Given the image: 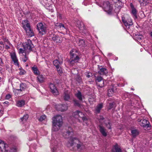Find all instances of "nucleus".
Instances as JSON below:
<instances>
[{"label":"nucleus","instance_id":"obj_27","mask_svg":"<svg viewBox=\"0 0 152 152\" xmlns=\"http://www.w3.org/2000/svg\"><path fill=\"white\" fill-rule=\"evenodd\" d=\"M25 101L24 100H20L18 101L16 103V105L19 107H22L25 104Z\"/></svg>","mask_w":152,"mask_h":152},{"label":"nucleus","instance_id":"obj_16","mask_svg":"<svg viewBox=\"0 0 152 152\" xmlns=\"http://www.w3.org/2000/svg\"><path fill=\"white\" fill-rule=\"evenodd\" d=\"M76 26L79 28V30L83 32V30L85 29L84 25L83 22L80 20H77L76 22Z\"/></svg>","mask_w":152,"mask_h":152},{"label":"nucleus","instance_id":"obj_30","mask_svg":"<svg viewBox=\"0 0 152 152\" xmlns=\"http://www.w3.org/2000/svg\"><path fill=\"white\" fill-rule=\"evenodd\" d=\"M98 72L101 75H106L107 74V71L105 68H102L100 69Z\"/></svg>","mask_w":152,"mask_h":152},{"label":"nucleus","instance_id":"obj_1","mask_svg":"<svg viewBox=\"0 0 152 152\" xmlns=\"http://www.w3.org/2000/svg\"><path fill=\"white\" fill-rule=\"evenodd\" d=\"M53 131H57L60 129L62 124V118L61 116L57 115L53 118Z\"/></svg>","mask_w":152,"mask_h":152},{"label":"nucleus","instance_id":"obj_34","mask_svg":"<svg viewBox=\"0 0 152 152\" xmlns=\"http://www.w3.org/2000/svg\"><path fill=\"white\" fill-rule=\"evenodd\" d=\"M75 96L80 100L82 101L84 98V96L82 95L80 91H78L76 94Z\"/></svg>","mask_w":152,"mask_h":152},{"label":"nucleus","instance_id":"obj_6","mask_svg":"<svg viewBox=\"0 0 152 152\" xmlns=\"http://www.w3.org/2000/svg\"><path fill=\"white\" fill-rule=\"evenodd\" d=\"M24 48H25V51L27 53H29L33 47L34 45L32 43L30 39L27 40L23 45Z\"/></svg>","mask_w":152,"mask_h":152},{"label":"nucleus","instance_id":"obj_39","mask_svg":"<svg viewBox=\"0 0 152 152\" xmlns=\"http://www.w3.org/2000/svg\"><path fill=\"white\" fill-rule=\"evenodd\" d=\"M58 27H59L61 30L66 29V27L64 26V25L62 23H59L57 25Z\"/></svg>","mask_w":152,"mask_h":152},{"label":"nucleus","instance_id":"obj_54","mask_svg":"<svg viewBox=\"0 0 152 152\" xmlns=\"http://www.w3.org/2000/svg\"><path fill=\"white\" fill-rule=\"evenodd\" d=\"M11 97V95L10 94H8L6 96V99H10Z\"/></svg>","mask_w":152,"mask_h":152},{"label":"nucleus","instance_id":"obj_23","mask_svg":"<svg viewBox=\"0 0 152 152\" xmlns=\"http://www.w3.org/2000/svg\"><path fill=\"white\" fill-rule=\"evenodd\" d=\"M27 34L29 37H32L34 36V33L33 30L31 29V27L26 29L25 30Z\"/></svg>","mask_w":152,"mask_h":152},{"label":"nucleus","instance_id":"obj_5","mask_svg":"<svg viewBox=\"0 0 152 152\" xmlns=\"http://www.w3.org/2000/svg\"><path fill=\"white\" fill-rule=\"evenodd\" d=\"M37 27L39 33L41 34L42 35L46 33L47 27L46 25L43 24L41 22L37 24Z\"/></svg>","mask_w":152,"mask_h":152},{"label":"nucleus","instance_id":"obj_37","mask_svg":"<svg viewBox=\"0 0 152 152\" xmlns=\"http://www.w3.org/2000/svg\"><path fill=\"white\" fill-rule=\"evenodd\" d=\"M140 5L142 6H144L148 3L147 0H139Z\"/></svg>","mask_w":152,"mask_h":152},{"label":"nucleus","instance_id":"obj_55","mask_svg":"<svg viewBox=\"0 0 152 152\" xmlns=\"http://www.w3.org/2000/svg\"><path fill=\"white\" fill-rule=\"evenodd\" d=\"M116 0V1H118V2H117V1H116L115 2H116V3H118L120 5L119 6H120H120H121L120 5H122V2H121L120 1V0ZM114 1H115V0H114Z\"/></svg>","mask_w":152,"mask_h":152},{"label":"nucleus","instance_id":"obj_32","mask_svg":"<svg viewBox=\"0 0 152 152\" xmlns=\"http://www.w3.org/2000/svg\"><path fill=\"white\" fill-rule=\"evenodd\" d=\"M131 132L132 136L134 137H135L139 134V131L136 129H134L131 130Z\"/></svg>","mask_w":152,"mask_h":152},{"label":"nucleus","instance_id":"obj_47","mask_svg":"<svg viewBox=\"0 0 152 152\" xmlns=\"http://www.w3.org/2000/svg\"><path fill=\"white\" fill-rule=\"evenodd\" d=\"M106 126L109 129H111V125L110 122L108 121L107 124L106 123L105 124Z\"/></svg>","mask_w":152,"mask_h":152},{"label":"nucleus","instance_id":"obj_10","mask_svg":"<svg viewBox=\"0 0 152 152\" xmlns=\"http://www.w3.org/2000/svg\"><path fill=\"white\" fill-rule=\"evenodd\" d=\"M73 134V132L72 129L71 127L69 128L68 130V131L64 132L63 134V136L65 138H70L69 141V144L68 145V146L69 145V142L70 141L71 139L72 138V136Z\"/></svg>","mask_w":152,"mask_h":152},{"label":"nucleus","instance_id":"obj_29","mask_svg":"<svg viewBox=\"0 0 152 152\" xmlns=\"http://www.w3.org/2000/svg\"><path fill=\"white\" fill-rule=\"evenodd\" d=\"M32 70L35 75H37L40 74V72L36 66H34L32 67Z\"/></svg>","mask_w":152,"mask_h":152},{"label":"nucleus","instance_id":"obj_60","mask_svg":"<svg viewBox=\"0 0 152 152\" xmlns=\"http://www.w3.org/2000/svg\"><path fill=\"white\" fill-rule=\"evenodd\" d=\"M1 77H0V82L1 81Z\"/></svg>","mask_w":152,"mask_h":152},{"label":"nucleus","instance_id":"obj_52","mask_svg":"<svg viewBox=\"0 0 152 152\" xmlns=\"http://www.w3.org/2000/svg\"><path fill=\"white\" fill-rule=\"evenodd\" d=\"M113 103H109V109H110L113 108Z\"/></svg>","mask_w":152,"mask_h":152},{"label":"nucleus","instance_id":"obj_19","mask_svg":"<svg viewBox=\"0 0 152 152\" xmlns=\"http://www.w3.org/2000/svg\"><path fill=\"white\" fill-rule=\"evenodd\" d=\"M7 146V145L5 144L3 141L0 140V150L2 152L6 151V147Z\"/></svg>","mask_w":152,"mask_h":152},{"label":"nucleus","instance_id":"obj_8","mask_svg":"<svg viewBox=\"0 0 152 152\" xmlns=\"http://www.w3.org/2000/svg\"><path fill=\"white\" fill-rule=\"evenodd\" d=\"M77 51L75 50H72L70 51L71 54V61H70L71 64H73L74 63L77 62L79 59V57L76 54L73 53V52H76Z\"/></svg>","mask_w":152,"mask_h":152},{"label":"nucleus","instance_id":"obj_49","mask_svg":"<svg viewBox=\"0 0 152 152\" xmlns=\"http://www.w3.org/2000/svg\"><path fill=\"white\" fill-rule=\"evenodd\" d=\"M20 70L19 73L20 75H23L26 73V72L23 69H20Z\"/></svg>","mask_w":152,"mask_h":152},{"label":"nucleus","instance_id":"obj_44","mask_svg":"<svg viewBox=\"0 0 152 152\" xmlns=\"http://www.w3.org/2000/svg\"><path fill=\"white\" fill-rule=\"evenodd\" d=\"M85 75L88 78H90L92 76V74L90 72H87L85 73Z\"/></svg>","mask_w":152,"mask_h":152},{"label":"nucleus","instance_id":"obj_13","mask_svg":"<svg viewBox=\"0 0 152 152\" xmlns=\"http://www.w3.org/2000/svg\"><path fill=\"white\" fill-rule=\"evenodd\" d=\"M49 87L51 91L54 95H57L59 94L58 91L54 84L50 83L49 85Z\"/></svg>","mask_w":152,"mask_h":152},{"label":"nucleus","instance_id":"obj_33","mask_svg":"<svg viewBox=\"0 0 152 152\" xmlns=\"http://www.w3.org/2000/svg\"><path fill=\"white\" fill-rule=\"evenodd\" d=\"M130 6L132 8V13L133 15L136 18H137L136 15L137 11L136 9L134 7L132 3L130 4Z\"/></svg>","mask_w":152,"mask_h":152},{"label":"nucleus","instance_id":"obj_22","mask_svg":"<svg viewBox=\"0 0 152 152\" xmlns=\"http://www.w3.org/2000/svg\"><path fill=\"white\" fill-rule=\"evenodd\" d=\"M52 40L54 42H56L60 43L61 42V38L56 35H53L52 37Z\"/></svg>","mask_w":152,"mask_h":152},{"label":"nucleus","instance_id":"obj_17","mask_svg":"<svg viewBox=\"0 0 152 152\" xmlns=\"http://www.w3.org/2000/svg\"><path fill=\"white\" fill-rule=\"evenodd\" d=\"M20 89H15L14 91V92L15 94L17 93V94H18V93H19L20 91H24L26 88V84L23 83L20 84Z\"/></svg>","mask_w":152,"mask_h":152},{"label":"nucleus","instance_id":"obj_46","mask_svg":"<svg viewBox=\"0 0 152 152\" xmlns=\"http://www.w3.org/2000/svg\"><path fill=\"white\" fill-rule=\"evenodd\" d=\"M135 38L137 39V40H140L142 38V37L141 35H136Z\"/></svg>","mask_w":152,"mask_h":152},{"label":"nucleus","instance_id":"obj_2","mask_svg":"<svg viewBox=\"0 0 152 152\" xmlns=\"http://www.w3.org/2000/svg\"><path fill=\"white\" fill-rule=\"evenodd\" d=\"M51 148L53 152H60L59 148L61 145V141L58 138L53 139L51 141Z\"/></svg>","mask_w":152,"mask_h":152},{"label":"nucleus","instance_id":"obj_48","mask_svg":"<svg viewBox=\"0 0 152 152\" xmlns=\"http://www.w3.org/2000/svg\"><path fill=\"white\" fill-rule=\"evenodd\" d=\"M24 50H23L22 48H20L19 49V53H24L25 54H28L29 53H26V52H25V48H24Z\"/></svg>","mask_w":152,"mask_h":152},{"label":"nucleus","instance_id":"obj_42","mask_svg":"<svg viewBox=\"0 0 152 152\" xmlns=\"http://www.w3.org/2000/svg\"><path fill=\"white\" fill-rule=\"evenodd\" d=\"M56 67L59 74L60 75L61 74H62V72L61 68L60 66H58V67Z\"/></svg>","mask_w":152,"mask_h":152},{"label":"nucleus","instance_id":"obj_3","mask_svg":"<svg viewBox=\"0 0 152 152\" xmlns=\"http://www.w3.org/2000/svg\"><path fill=\"white\" fill-rule=\"evenodd\" d=\"M69 146H76L77 149L81 150L83 147H84L83 143L80 141L77 138H72L69 142Z\"/></svg>","mask_w":152,"mask_h":152},{"label":"nucleus","instance_id":"obj_20","mask_svg":"<svg viewBox=\"0 0 152 152\" xmlns=\"http://www.w3.org/2000/svg\"><path fill=\"white\" fill-rule=\"evenodd\" d=\"M78 44L81 48L84 47L86 46V42L83 39L79 38L78 42Z\"/></svg>","mask_w":152,"mask_h":152},{"label":"nucleus","instance_id":"obj_41","mask_svg":"<svg viewBox=\"0 0 152 152\" xmlns=\"http://www.w3.org/2000/svg\"><path fill=\"white\" fill-rule=\"evenodd\" d=\"M88 100L91 104H92L95 102V99L94 97H91L89 98Z\"/></svg>","mask_w":152,"mask_h":152},{"label":"nucleus","instance_id":"obj_4","mask_svg":"<svg viewBox=\"0 0 152 152\" xmlns=\"http://www.w3.org/2000/svg\"><path fill=\"white\" fill-rule=\"evenodd\" d=\"M73 116L75 118H82V120L86 124L87 123V118L85 116L84 114L79 111H77L74 112L72 114Z\"/></svg>","mask_w":152,"mask_h":152},{"label":"nucleus","instance_id":"obj_61","mask_svg":"<svg viewBox=\"0 0 152 152\" xmlns=\"http://www.w3.org/2000/svg\"><path fill=\"white\" fill-rule=\"evenodd\" d=\"M131 89L133 90H134V89L133 88H131Z\"/></svg>","mask_w":152,"mask_h":152},{"label":"nucleus","instance_id":"obj_57","mask_svg":"<svg viewBox=\"0 0 152 152\" xmlns=\"http://www.w3.org/2000/svg\"><path fill=\"white\" fill-rule=\"evenodd\" d=\"M4 64L3 62L2 61V58H0V65H2Z\"/></svg>","mask_w":152,"mask_h":152},{"label":"nucleus","instance_id":"obj_36","mask_svg":"<svg viewBox=\"0 0 152 152\" xmlns=\"http://www.w3.org/2000/svg\"><path fill=\"white\" fill-rule=\"evenodd\" d=\"M29 116L28 114H26L23 117L20 118V121L24 123L25 122L28 118Z\"/></svg>","mask_w":152,"mask_h":152},{"label":"nucleus","instance_id":"obj_25","mask_svg":"<svg viewBox=\"0 0 152 152\" xmlns=\"http://www.w3.org/2000/svg\"><path fill=\"white\" fill-rule=\"evenodd\" d=\"M103 107V104L102 103L99 104H98L95 108V113H99Z\"/></svg>","mask_w":152,"mask_h":152},{"label":"nucleus","instance_id":"obj_12","mask_svg":"<svg viewBox=\"0 0 152 152\" xmlns=\"http://www.w3.org/2000/svg\"><path fill=\"white\" fill-rule=\"evenodd\" d=\"M56 108L58 111L63 112L67 110L68 106L66 104H58L55 106Z\"/></svg>","mask_w":152,"mask_h":152},{"label":"nucleus","instance_id":"obj_18","mask_svg":"<svg viewBox=\"0 0 152 152\" xmlns=\"http://www.w3.org/2000/svg\"><path fill=\"white\" fill-rule=\"evenodd\" d=\"M99 130L101 134L104 137H106L107 136V133L106 129L102 126L100 125L99 126Z\"/></svg>","mask_w":152,"mask_h":152},{"label":"nucleus","instance_id":"obj_63","mask_svg":"<svg viewBox=\"0 0 152 152\" xmlns=\"http://www.w3.org/2000/svg\"><path fill=\"white\" fill-rule=\"evenodd\" d=\"M28 66V65L27 64V65H26V66Z\"/></svg>","mask_w":152,"mask_h":152},{"label":"nucleus","instance_id":"obj_7","mask_svg":"<svg viewBox=\"0 0 152 152\" xmlns=\"http://www.w3.org/2000/svg\"><path fill=\"white\" fill-rule=\"evenodd\" d=\"M99 6L102 7L105 11L108 13L110 12L112 10V7L110 6V4L108 1L104 2L100 4Z\"/></svg>","mask_w":152,"mask_h":152},{"label":"nucleus","instance_id":"obj_58","mask_svg":"<svg viewBox=\"0 0 152 152\" xmlns=\"http://www.w3.org/2000/svg\"><path fill=\"white\" fill-rule=\"evenodd\" d=\"M8 102H4L5 103H8Z\"/></svg>","mask_w":152,"mask_h":152},{"label":"nucleus","instance_id":"obj_40","mask_svg":"<svg viewBox=\"0 0 152 152\" xmlns=\"http://www.w3.org/2000/svg\"><path fill=\"white\" fill-rule=\"evenodd\" d=\"M5 48L7 49H8L10 48V47L11 45V44L8 41V39H7L6 42H5Z\"/></svg>","mask_w":152,"mask_h":152},{"label":"nucleus","instance_id":"obj_45","mask_svg":"<svg viewBox=\"0 0 152 152\" xmlns=\"http://www.w3.org/2000/svg\"><path fill=\"white\" fill-rule=\"evenodd\" d=\"M3 109L2 106L0 104V117L3 114Z\"/></svg>","mask_w":152,"mask_h":152},{"label":"nucleus","instance_id":"obj_28","mask_svg":"<svg viewBox=\"0 0 152 152\" xmlns=\"http://www.w3.org/2000/svg\"><path fill=\"white\" fill-rule=\"evenodd\" d=\"M113 152H121V149L117 144H116L112 149Z\"/></svg>","mask_w":152,"mask_h":152},{"label":"nucleus","instance_id":"obj_50","mask_svg":"<svg viewBox=\"0 0 152 152\" xmlns=\"http://www.w3.org/2000/svg\"><path fill=\"white\" fill-rule=\"evenodd\" d=\"M104 119V118L103 116H101L99 118V122L102 124V121H103Z\"/></svg>","mask_w":152,"mask_h":152},{"label":"nucleus","instance_id":"obj_14","mask_svg":"<svg viewBox=\"0 0 152 152\" xmlns=\"http://www.w3.org/2000/svg\"><path fill=\"white\" fill-rule=\"evenodd\" d=\"M96 84L100 88L104 86V81L101 77H98L96 79Z\"/></svg>","mask_w":152,"mask_h":152},{"label":"nucleus","instance_id":"obj_62","mask_svg":"<svg viewBox=\"0 0 152 152\" xmlns=\"http://www.w3.org/2000/svg\"><path fill=\"white\" fill-rule=\"evenodd\" d=\"M102 84V83H100V84Z\"/></svg>","mask_w":152,"mask_h":152},{"label":"nucleus","instance_id":"obj_31","mask_svg":"<svg viewBox=\"0 0 152 152\" xmlns=\"http://www.w3.org/2000/svg\"><path fill=\"white\" fill-rule=\"evenodd\" d=\"M28 55V54L26 53L25 54H23L21 57V60L23 62H25L29 61Z\"/></svg>","mask_w":152,"mask_h":152},{"label":"nucleus","instance_id":"obj_24","mask_svg":"<svg viewBox=\"0 0 152 152\" xmlns=\"http://www.w3.org/2000/svg\"><path fill=\"white\" fill-rule=\"evenodd\" d=\"M37 80L40 83H42L44 82L45 80V78L42 75H37Z\"/></svg>","mask_w":152,"mask_h":152},{"label":"nucleus","instance_id":"obj_38","mask_svg":"<svg viewBox=\"0 0 152 152\" xmlns=\"http://www.w3.org/2000/svg\"><path fill=\"white\" fill-rule=\"evenodd\" d=\"M114 92V88H111L110 89H109L108 91V95L109 96H111Z\"/></svg>","mask_w":152,"mask_h":152},{"label":"nucleus","instance_id":"obj_9","mask_svg":"<svg viewBox=\"0 0 152 152\" xmlns=\"http://www.w3.org/2000/svg\"><path fill=\"white\" fill-rule=\"evenodd\" d=\"M122 21L124 25L127 28H129L130 26L133 25L132 20L130 17L122 18Z\"/></svg>","mask_w":152,"mask_h":152},{"label":"nucleus","instance_id":"obj_35","mask_svg":"<svg viewBox=\"0 0 152 152\" xmlns=\"http://www.w3.org/2000/svg\"><path fill=\"white\" fill-rule=\"evenodd\" d=\"M53 63L54 65L56 67L60 66L62 63V62L59 61L58 59H56L53 61Z\"/></svg>","mask_w":152,"mask_h":152},{"label":"nucleus","instance_id":"obj_11","mask_svg":"<svg viewBox=\"0 0 152 152\" xmlns=\"http://www.w3.org/2000/svg\"><path fill=\"white\" fill-rule=\"evenodd\" d=\"M137 121L141 126L147 128L150 127L151 125L149 124V122L146 120L144 119L141 120L138 119Z\"/></svg>","mask_w":152,"mask_h":152},{"label":"nucleus","instance_id":"obj_59","mask_svg":"<svg viewBox=\"0 0 152 152\" xmlns=\"http://www.w3.org/2000/svg\"><path fill=\"white\" fill-rule=\"evenodd\" d=\"M116 7H117L119 8V6H117L116 5Z\"/></svg>","mask_w":152,"mask_h":152},{"label":"nucleus","instance_id":"obj_56","mask_svg":"<svg viewBox=\"0 0 152 152\" xmlns=\"http://www.w3.org/2000/svg\"><path fill=\"white\" fill-rule=\"evenodd\" d=\"M75 104L77 106H79L80 105V104L79 102L76 101H75Z\"/></svg>","mask_w":152,"mask_h":152},{"label":"nucleus","instance_id":"obj_26","mask_svg":"<svg viewBox=\"0 0 152 152\" xmlns=\"http://www.w3.org/2000/svg\"><path fill=\"white\" fill-rule=\"evenodd\" d=\"M70 94L68 91H65L64 92V98L65 100L68 101L70 99Z\"/></svg>","mask_w":152,"mask_h":152},{"label":"nucleus","instance_id":"obj_15","mask_svg":"<svg viewBox=\"0 0 152 152\" xmlns=\"http://www.w3.org/2000/svg\"><path fill=\"white\" fill-rule=\"evenodd\" d=\"M10 56L14 64L18 66L19 65L18 60L17 58L15 53L14 52L11 53Z\"/></svg>","mask_w":152,"mask_h":152},{"label":"nucleus","instance_id":"obj_43","mask_svg":"<svg viewBox=\"0 0 152 152\" xmlns=\"http://www.w3.org/2000/svg\"><path fill=\"white\" fill-rule=\"evenodd\" d=\"M46 118V116L45 115H41L39 119V121H42L44 120Z\"/></svg>","mask_w":152,"mask_h":152},{"label":"nucleus","instance_id":"obj_21","mask_svg":"<svg viewBox=\"0 0 152 152\" xmlns=\"http://www.w3.org/2000/svg\"><path fill=\"white\" fill-rule=\"evenodd\" d=\"M22 24L23 27L25 30L26 29H27L28 28H30L29 23L27 20L23 21Z\"/></svg>","mask_w":152,"mask_h":152},{"label":"nucleus","instance_id":"obj_51","mask_svg":"<svg viewBox=\"0 0 152 152\" xmlns=\"http://www.w3.org/2000/svg\"><path fill=\"white\" fill-rule=\"evenodd\" d=\"M0 45H0V47H1V48H0V49H3L4 47V45L2 42H0Z\"/></svg>","mask_w":152,"mask_h":152},{"label":"nucleus","instance_id":"obj_53","mask_svg":"<svg viewBox=\"0 0 152 152\" xmlns=\"http://www.w3.org/2000/svg\"><path fill=\"white\" fill-rule=\"evenodd\" d=\"M16 149L15 148H12L10 149V152H16Z\"/></svg>","mask_w":152,"mask_h":152}]
</instances>
